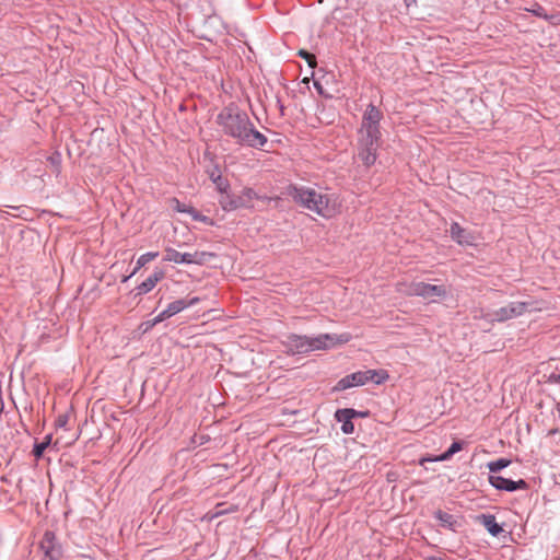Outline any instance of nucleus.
<instances>
[{"label": "nucleus", "mask_w": 560, "mask_h": 560, "mask_svg": "<svg viewBox=\"0 0 560 560\" xmlns=\"http://www.w3.org/2000/svg\"><path fill=\"white\" fill-rule=\"evenodd\" d=\"M405 2H406V4H407V7H409L411 3H415V2H416V0H405Z\"/></svg>", "instance_id": "nucleus-36"}, {"label": "nucleus", "mask_w": 560, "mask_h": 560, "mask_svg": "<svg viewBox=\"0 0 560 560\" xmlns=\"http://www.w3.org/2000/svg\"><path fill=\"white\" fill-rule=\"evenodd\" d=\"M50 161H51L52 164H57L58 165L59 164V156H56V158L51 156Z\"/></svg>", "instance_id": "nucleus-35"}, {"label": "nucleus", "mask_w": 560, "mask_h": 560, "mask_svg": "<svg viewBox=\"0 0 560 560\" xmlns=\"http://www.w3.org/2000/svg\"><path fill=\"white\" fill-rule=\"evenodd\" d=\"M409 294L422 298L429 302H436L446 298L447 290L445 285L442 284L438 285L419 281L410 284Z\"/></svg>", "instance_id": "nucleus-6"}, {"label": "nucleus", "mask_w": 560, "mask_h": 560, "mask_svg": "<svg viewBox=\"0 0 560 560\" xmlns=\"http://www.w3.org/2000/svg\"><path fill=\"white\" fill-rule=\"evenodd\" d=\"M258 195L253 188H244L241 195L224 194L219 199V203L224 211H233L241 208H250L252 201L257 199Z\"/></svg>", "instance_id": "nucleus-5"}, {"label": "nucleus", "mask_w": 560, "mask_h": 560, "mask_svg": "<svg viewBox=\"0 0 560 560\" xmlns=\"http://www.w3.org/2000/svg\"><path fill=\"white\" fill-rule=\"evenodd\" d=\"M489 483L500 491L514 492L527 489L528 485L524 479L512 480L498 475H489Z\"/></svg>", "instance_id": "nucleus-11"}, {"label": "nucleus", "mask_w": 560, "mask_h": 560, "mask_svg": "<svg viewBox=\"0 0 560 560\" xmlns=\"http://www.w3.org/2000/svg\"><path fill=\"white\" fill-rule=\"evenodd\" d=\"M451 237L459 245H472L475 242L474 235L462 228L459 223L453 222L450 228Z\"/></svg>", "instance_id": "nucleus-16"}, {"label": "nucleus", "mask_w": 560, "mask_h": 560, "mask_svg": "<svg viewBox=\"0 0 560 560\" xmlns=\"http://www.w3.org/2000/svg\"><path fill=\"white\" fill-rule=\"evenodd\" d=\"M206 253H194V254H190V253H180L174 248H166L165 250V257H164V260L166 261H172V262H175V264H186V265H190V264H201L202 260L197 258L198 256H205Z\"/></svg>", "instance_id": "nucleus-12"}, {"label": "nucleus", "mask_w": 560, "mask_h": 560, "mask_svg": "<svg viewBox=\"0 0 560 560\" xmlns=\"http://www.w3.org/2000/svg\"><path fill=\"white\" fill-rule=\"evenodd\" d=\"M289 196L295 203L323 218H330L335 213L336 199L334 195L306 186H291Z\"/></svg>", "instance_id": "nucleus-3"}, {"label": "nucleus", "mask_w": 560, "mask_h": 560, "mask_svg": "<svg viewBox=\"0 0 560 560\" xmlns=\"http://www.w3.org/2000/svg\"><path fill=\"white\" fill-rule=\"evenodd\" d=\"M314 88L317 90V92H318L320 95L327 96V95L324 93V89H323L322 84H320L318 81H314Z\"/></svg>", "instance_id": "nucleus-33"}, {"label": "nucleus", "mask_w": 560, "mask_h": 560, "mask_svg": "<svg viewBox=\"0 0 560 560\" xmlns=\"http://www.w3.org/2000/svg\"><path fill=\"white\" fill-rule=\"evenodd\" d=\"M198 3H200L203 15L205 16H212L215 13L212 0H197Z\"/></svg>", "instance_id": "nucleus-27"}, {"label": "nucleus", "mask_w": 560, "mask_h": 560, "mask_svg": "<svg viewBox=\"0 0 560 560\" xmlns=\"http://www.w3.org/2000/svg\"><path fill=\"white\" fill-rule=\"evenodd\" d=\"M434 517L440 522V525L444 528L455 532L458 525L456 517L450 513H446L442 510H438L434 512Z\"/></svg>", "instance_id": "nucleus-18"}, {"label": "nucleus", "mask_w": 560, "mask_h": 560, "mask_svg": "<svg viewBox=\"0 0 560 560\" xmlns=\"http://www.w3.org/2000/svg\"><path fill=\"white\" fill-rule=\"evenodd\" d=\"M477 520L493 537H498L503 532L502 526L497 523L493 514H480Z\"/></svg>", "instance_id": "nucleus-17"}, {"label": "nucleus", "mask_w": 560, "mask_h": 560, "mask_svg": "<svg viewBox=\"0 0 560 560\" xmlns=\"http://www.w3.org/2000/svg\"><path fill=\"white\" fill-rule=\"evenodd\" d=\"M164 277L165 271L162 268H155L152 275H150L144 281L135 288V298L151 292Z\"/></svg>", "instance_id": "nucleus-13"}, {"label": "nucleus", "mask_w": 560, "mask_h": 560, "mask_svg": "<svg viewBox=\"0 0 560 560\" xmlns=\"http://www.w3.org/2000/svg\"><path fill=\"white\" fill-rule=\"evenodd\" d=\"M191 219L194 221H197V222H202L205 224H208V225H213L214 222L211 218L200 213L199 211H197L195 208H192V210L190 211V214Z\"/></svg>", "instance_id": "nucleus-24"}, {"label": "nucleus", "mask_w": 560, "mask_h": 560, "mask_svg": "<svg viewBox=\"0 0 560 560\" xmlns=\"http://www.w3.org/2000/svg\"><path fill=\"white\" fill-rule=\"evenodd\" d=\"M199 302V298L194 296L191 299H179L171 302L167 307L162 311L166 318H171L184 310L196 305Z\"/></svg>", "instance_id": "nucleus-15"}, {"label": "nucleus", "mask_w": 560, "mask_h": 560, "mask_svg": "<svg viewBox=\"0 0 560 560\" xmlns=\"http://www.w3.org/2000/svg\"><path fill=\"white\" fill-rule=\"evenodd\" d=\"M279 107H280V112H281V115H283L284 113V106L282 104L279 103Z\"/></svg>", "instance_id": "nucleus-37"}, {"label": "nucleus", "mask_w": 560, "mask_h": 560, "mask_svg": "<svg viewBox=\"0 0 560 560\" xmlns=\"http://www.w3.org/2000/svg\"><path fill=\"white\" fill-rule=\"evenodd\" d=\"M130 278H131V277L126 276V277L122 279V281H124V282H126V281H127V280H129Z\"/></svg>", "instance_id": "nucleus-39"}, {"label": "nucleus", "mask_w": 560, "mask_h": 560, "mask_svg": "<svg viewBox=\"0 0 560 560\" xmlns=\"http://www.w3.org/2000/svg\"><path fill=\"white\" fill-rule=\"evenodd\" d=\"M375 375L374 372H368V370L348 374L337 382L335 389L345 390L354 386L365 385L370 380H373Z\"/></svg>", "instance_id": "nucleus-10"}, {"label": "nucleus", "mask_w": 560, "mask_h": 560, "mask_svg": "<svg viewBox=\"0 0 560 560\" xmlns=\"http://www.w3.org/2000/svg\"><path fill=\"white\" fill-rule=\"evenodd\" d=\"M68 421H69L68 415H66V413L59 415L56 419V427L60 428V429H66Z\"/></svg>", "instance_id": "nucleus-31"}, {"label": "nucleus", "mask_w": 560, "mask_h": 560, "mask_svg": "<svg viewBox=\"0 0 560 560\" xmlns=\"http://www.w3.org/2000/svg\"><path fill=\"white\" fill-rule=\"evenodd\" d=\"M171 205H172L173 210L180 212V213L190 214V211L192 210V207L182 203L177 198H173L171 200Z\"/></svg>", "instance_id": "nucleus-25"}, {"label": "nucleus", "mask_w": 560, "mask_h": 560, "mask_svg": "<svg viewBox=\"0 0 560 560\" xmlns=\"http://www.w3.org/2000/svg\"><path fill=\"white\" fill-rule=\"evenodd\" d=\"M222 135L233 139L236 144L253 149H262L267 137L256 129L248 114L235 103L224 106L215 117Z\"/></svg>", "instance_id": "nucleus-1"}, {"label": "nucleus", "mask_w": 560, "mask_h": 560, "mask_svg": "<svg viewBox=\"0 0 560 560\" xmlns=\"http://www.w3.org/2000/svg\"><path fill=\"white\" fill-rule=\"evenodd\" d=\"M382 135L358 133V159L365 167L375 164L378 158V148L381 145Z\"/></svg>", "instance_id": "nucleus-4"}, {"label": "nucleus", "mask_w": 560, "mask_h": 560, "mask_svg": "<svg viewBox=\"0 0 560 560\" xmlns=\"http://www.w3.org/2000/svg\"><path fill=\"white\" fill-rule=\"evenodd\" d=\"M382 118L383 113L372 103L369 104L362 116V122L358 133L382 135L380 130Z\"/></svg>", "instance_id": "nucleus-8"}, {"label": "nucleus", "mask_w": 560, "mask_h": 560, "mask_svg": "<svg viewBox=\"0 0 560 560\" xmlns=\"http://www.w3.org/2000/svg\"><path fill=\"white\" fill-rule=\"evenodd\" d=\"M159 256L158 252H148L139 256L136 262V267L132 270V272L129 275V277L135 276L142 267H144L147 264H149L151 260L155 259Z\"/></svg>", "instance_id": "nucleus-20"}, {"label": "nucleus", "mask_w": 560, "mask_h": 560, "mask_svg": "<svg viewBox=\"0 0 560 560\" xmlns=\"http://www.w3.org/2000/svg\"><path fill=\"white\" fill-rule=\"evenodd\" d=\"M365 413L364 412H361V411H357V417H364Z\"/></svg>", "instance_id": "nucleus-38"}, {"label": "nucleus", "mask_w": 560, "mask_h": 560, "mask_svg": "<svg viewBox=\"0 0 560 560\" xmlns=\"http://www.w3.org/2000/svg\"><path fill=\"white\" fill-rule=\"evenodd\" d=\"M51 442V435H47L43 442L35 443L32 454L36 458H40L45 452V450L48 447V445Z\"/></svg>", "instance_id": "nucleus-22"}, {"label": "nucleus", "mask_w": 560, "mask_h": 560, "mask_svg": "<svg viewBox=\"0 0 560 560\" xmlns=\"http://www.w3.org/2000/svg\"><path fill=\"white\" fill-rule=\"evenodd\" d=\"M39 548L44 553L43 560H60L62 556L61 546L56 539V535L51 530L45 532Z\"/></svg>", "instance_id": "nucleus-9"}, {"label": "nucleus", "mask_w": 560, "mask_h": 560, "mask_svg": "<svg viewBox=\"0 0 560 560\" xmlns=\"http://www.w3.org/2000/svg\"><path fill=\"white\" fill-rule=\"evenodd\" d=\"M463 448V443L460 441H455L451 444V446L443 453L441 454L439 457L434 458V459H431V458H424L422 462L424 460H429V462H436V460H441V462H444V460H448L454 454H456L457 452L462 451Z\"/></svg>", "instance_id": "nucleus-19"}, {"label": "nucleus", "mask_w": 560, "mask_h": 560, "mask_svg": "<svg viewBox=\"0 0 560 560\" xmlns=\"http://www.w3.org/2000/svg\"><path fill=\"white\" fill-rule=\"evenodd\" d=\"M165 319H167L166 316L163 314V312H161L153 319L147 320L142 324V326H144V331L152 329L154 326H156L158 324L162 323Z\"/></svg>", "instance_id": "nucleus-28"}, {"label": "nucleus", "mask_w": 560, "mask_h": 560, "mask_svg": "<svg viewBox=\"0 0 560 560\" xmlns=\"http://www.w3.org/2000/svg\"><path fill=\"white\" fill-rule=\"evenodd\" d=\"M298 56L303 58L307 62L310 68L314 69L317 66V61H316L315 55L308 52L307 50L300 49L298 51Z\"/></svg>", "instance_id": "nucleus-23"}, {"label": "nucleus", "mask_w": 560, "mask_h": 560, "mask_svg": "<svg viewBox=\"0 0 560 560\" xmlns=\"http://www.w3.org/2000/svg\"><path fill=\"white\" fill-rule=\"evenodd\" d=\"M350 340L348 334L336 335V334H320L315 337L306 335L290 334L282 341L285 353L306 354L316 350H327L335 345L346 343Z\"/></svg>", "instance_id": "nucleus-2"}, {"label": "nucleus", "mask_w": 560, "mask_h": 560, "mask_svg": "<svg viewBox=\"0 0 560 560\" xmlns=\"http://www.w3.org/2000/svg\"><path fill=\"white\" fill-rule=\"evenodd\" d=\"M529 306L527 302H511L510 304L502 306L492 313L488 314L490 322L503 323L509 319L523 315Z\"/></svg>", "instance_id": "nucleus-7"}, {"label": "nucleus", "mask_w": 560, "mask_h": 560, "mask_svg": "<svg viewBox=\"0 0 560 560\" xmlns=\"http://www.w3.org/2000/svg\"><path fill=\"white\" fill-rule=\"evenodd\" d=\"M357 417V410L352 408L338 409L335 413V418L338 422H341V431L345 434H352L354 432V424L352 419Z\"/></svg>", "instance_id": "nucleus-14"}, {"label": "nucleus", "mask_w": 560, "mask_h": 560, "mask_svg": "<svg viewBox=\"0 0 560 560\" xmlns=\"http://www.w3.org/2000/svg\"><path fill=\"white\" fill-rule=\"evenodd\" d=\"M527 12L533 13L535 16L549 20V15L547 14L545 8L538 3H535L530 9H526Z\"/></svg>", "instance_id": "nucleus-26"}, {"label": "nucleus", "mask_w": 560, "mask_h": 560, "mask_svg": "<svg viewBox=\"0 0 560 560\" xmlns=\"http://www.w3.org/2000/svg\"><path fill=\"white\" fill-rule=\"evenodd\" d=\"M211 178L212 180L217 184V187L218 189L223 194L226 191L228 187H229V184L226 180H223L222 177L220 175H218L217 177L213 176V174L211 175Z\"/></svg>", "instance_id": "nucleus-30"}, {"label": "nucleus", "mask_w": 560, "mask_h": 560, "mask_svg": "<svg viewBox=\"0 0 560 560\" xmlns=\"http://www.w3.org/2000/svg\"><path fill=\"white\" fill-rule=\"evenodd\" d=\"M424 560H445L441 557H436V556H428L424 558Z\"/></svg>", "instance_id": "nucleus-34"}, {"label": "nucleus", "mask_w": 560, "mask_h": 560, "mask_svg": "<svg viewBox=\"0 0 560 560\" xmlns=\"http://www.w3.org/2000/svg\"><path fill=\"white\" fill-rule=\"evenodd\" d=\"M510 464H511L510 459L499 458L497 460L489 462L487 467H488L489 471L491 472L490 475H494L495 472L510 466Z\"/></svg>", "instance_id": "nucleus-21"}, {"label": "nucleus", "mask_w": 560, "mask_h": 560, "mask_svg": "<svg viewBox=\"0 0 560 560\" xmlns=\"http://www.w3.org/2000/svg\"><path fill=\"white\" fill-rule=\"evenodd\" d=\"M547 383H549V384H559L560 383V374L555 373V372L551 373L547 377Z\"/></svg>", "instance_id": "nucleus-32"}, {"label": "nucleus", "mask_w": 560, "mask_h": 560, "mask_svg": "<svg viewBox=\"0 0 560 560\" xmlns=\"http://www.w3.org/2000/svg\"><path fill=\"white\" fill-rule=\"evenodd\" d=\"M368 372H374L376 374L373 380H370V382L376 385L383 384L388 378V373L384 370H368Z\"/></svg>", "instance_id": "nucleus-29"}]
</instances>
